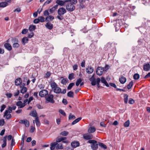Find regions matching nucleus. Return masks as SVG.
<instances>
[{
    "instance_id": "1",
    "label": "nucleus",
    "mask_w": 150,
    "mask_h": 150,
    "mask_svg": "<svg viewBox=\"0 0 150 150\" xmlns=\"http://www.w3.org/2000/svg\"><path fill=\"white\" fill-rule=\"evenodd\" d=\"M88 143L91 144V146L93 150H96L98 149V144L97 142L95 140H89Z\"/></svg>"
},
{
    "instance_id": "2",
    "label": "nucleus",
    "mask_w": 150,
    "mask_h": 150,
    "mask_svg": "<svg viewBox=\"0 0 150 150\" xmlns=\"http://www.w3.org/2000/svg\"><path fill=\"white\" fill-rule=\"evenodd\" d=\"M66 9L68 11L71 12L75 8V7L71 3H68L66 6Z\"/></svg>"
},
{
    "instance_id": "3",
    "label": "nucleus",
    "mask_w": 150,
    "mask_h": 150,
    "mask_svg": "<svg viewBox=\"0 0 150 150\" xmlns=\"http://www.w3.org/2000/svg\"><path fill=\"white\" fill-rule=\"evenodd\" d=\"M53 97L54 96L53 95L48 94L47 96L45 97V98L47 103H54V100L53 99Z\"/></svg>"
},
{
    "instance_id": "4",
    "label": "nucleus",
    "mask_w": 150,
    "mask_h": 150,
    "mask_svg": "<svg viewBox=\"0 0 150 150\" xmlns=\"http://www.w3.org/2000/svg\"><path fill=\"white\" fill-rule=\"evenodd\" d=\"M83 139L86 140H91L93 138V135L90 133L84 134L83 135Z\"/></svg>"
},
{
    "instance_id": "5",
    "label": "nucleus",
    "mask_w": 150,
    "mask_h": 150,
    "mask_svg": "<svg viewBox=\"0 0 150 150\" xmlns=\"http://www.w3.org/2000/svg\"><path fill=\"white\" fill-rule=\"evenodd\" d=\"M104 71V69L103 68L99 67L97 69L96 73L98 75L100 76L102 74Z\"/></svg>"
},
{
    "instance_id": "6",
    "label": "nucleus",
    "mask_w": 150,
    "mask_h": 150,
    "mask_svg": "<svg viewBox=\"0 0 150 150\" xmlns=\"http://www.w3.org/2000/svg\"><path fill=\"white\" fill-rule=\"evenodd\" d=\"M67 12L65 8L62 7L59 8L58 10V13L59 16L64 15Z\"/></svg>"
},
{
    "instance_id": "7",
    "label": "nucleus",
    "mask_w": 150,
    "mask_h": 150,
    "mask_svg": "<svg viewBox=\"0 0 150 150\" xmlns=\"http://www.w3.org/2000/svg\"><path fill=\"white\" fill-rule=\"evenodd\" d=\"M48 94V91L46 90L41 91L39 93V95L41 97H44Z\"/></svg>"
},
{
    "instance_id": "8",
    "label": "nucleus",
    "mask_w": 150,
    "mask_h": 150,
    "mask_svg": "<svg viewBox=\"0 0 150 150\" xmlns=\"http://www.w3.org/2000/svg\"><path fill=\"white\" fill-rule=\"evenodd\" d=\"M19 122L20 124H24L26 127H28L29 126V122L27 120H21L19 121Z\"/></svg>"
},
{
    "instance_id": "9",
    "label": "nucleus",
    "mask_w": 150,
    "mask_h": 150,
    "mask_svg": "<svg viewBox=\"0 0 150 150\" xmlns=\"http://www.w3.org/2000/svg\"><path fill=\"white\" fill-rule=\"evenodd\" d=\"M80 144L79 142L74 141L71 143V145L73 148H76L79 146Z\"/></svg>"
},
{
    "instance_id": "10",
    "label": "nucleus",
    "mask_w": 150,
    "mask_h": 150,
    "mask_svg": "<svg viewBox=\"0 0 150 150\" xmlns=\"http://www.w3.org/2000/svg\"><path fill=\"white\" fill-rule=\"evenodd\" d=\"M143 69L145 71H148L150 69V64L149 63L144 64L143 65Z\"/></svg>"
},
{
    "instance_id": "11",
    "label": "nucleus",
    "mask_w": 150,
    "mask_h": 150,
    "mask_svg": "<svg viewBox=\"0 0 150 150\" xmlns=\"http://www.w3.org/2000/svg\"><path fill=\"white\" fill-rule=\"evenodd\" d=\"M54 19V17L53 16H47L45 19V21L47 22L50 23Z\"/></svg>"
},
{
    "instance_id": "12",
    "label": "nucleus",
    "mask_w": 150,
    "mask_h": 150,
    "mask_svg": "<svg viewBox=\"0 0 150 150\" xmlns=\"http://www.w3.org/2000/svg\"><path fill=\"white\" fill-rule=\"evenodd\" d=\"M93 71V68L91 66L88 67L86 69V71L88 74L92 73Z\"/></svg>"
},
{
    "instance_id": "13",
    "label": "nucleus",
    "mask_w": 150,
    "mask_h": 150,
    "mask_svg": "<svg viewBox=\"0 0 150 150\" xmlns=\"http://www.w3.org/2000/svg\"><path fill=\"white\" fill-rule=\"evenodd\" d=\"M96 128L93 126H90L88 129V133H93L95 132Z\"/></svg>"
},
{
    "instance_id": "14",
    "label": "nucleus",
    "mask_w": 150,
    "mask_h": 150,
    "mask_svg": "<svg viewBox=\"0 0 150 150\" xmlns=\"http://www.w3.org/2000/svg\"><path fill=\"white\" fill-rule=\"evenodd\" d=\"M4 47L5 48L9 51L12 50V47L11 45L8 43H6L4 44Z\"/></svg>"
},
{
    "instance_id": "15",
    "label": "nucleus",
    "mask_w": 150,
    "mask_h": 150,
    "mask_svg": "<svg viewBox=\"0 0 150 150\" xmlns=\"http://www.w3.org/2000/svg\"><path fill=\"white\" fill-rule=\"evenodd\" d=\"M16 105L19 107L18 108H22L25 106V104L21 101H18L17 102Z\"/></svg>"
},
{
    "instance_id": "16",
    "label": "nucleus",
    "mask_w": 150,
    "mask_h": 150,
    "mask_svg": "<svg viewBox=\"0 0 150 150\" xmlns=\"http://www.w3.org/2000/svg\"><path fill=\"white\" fill-rule=\"evenodd\" d=\"M57 144V143L56 142L51 143L50 144V150H53L55 148L56 149Z\"/></svg>"
},
{
    "instance_id": "17",
    "label": "nucleus",
    "mask_w": 150,
    "mask_h": 150,
    "mask_svg": "<svg viewBox=\"0 0 150 150\" xmlns=\"http://www.w3.org/2000/svg\"><path fill=\"white\" fill-rule=\"evenodd\" d=\"M29 115L35 117V118L38 117V114L36 110H33L32 112L29 114Z\"/></svg>"
},
{
    "instance_id": "18",
    "label": "nucleus",
    "mask_w": 150,
    "mask_h": 150,
    "mask_svg": "<svg viewBox=\"0 0 150 150\" xmlns=\"http://www.w3.org/2000/svg\"><path fill=\"white\" fill-rule=\"evenodd\" d=\"M22 82V80L21 79L19 78H18L15 80V84L16 86L20 85L21 83Z\"/></svg>"
},
{
    "instance_id": "19",
    "label": "nucleus",
    "mask_w": 150,
    "mask_h": 150,
    "mask_svg": "<svg viewBox=\"0 0 150 150\" xmlns=\"http://www.w3.org/2000/svg\"><path fill=\"white\" fill-rule=\"evenodd\" d=\"M8 110H6L4 113V116H6V118L7 119H9L11 117V115L10 114H8Z\"/></svg>"
},
{
    "instance_id": "20",
    "label": "nucleus",
    "mask_w": 150,
    "mask_h": 150,
    "mask_svg": "<svg viewBox=\"0 0 150 150\" xmlns=\"http://www.w3.org/2000/svg\"><path fill=\"white\" fill-rule=\"evenodd\" d=\"M45 26L48 29L51 30L53 28V25L50 23L47 22L46 23Z\"/></svg>"
},
{
    "instance_id": "21",
    "label": "nucleus",
    "mask_w": 150,
    "mask_h": 150,
    "mask_svg": "<svg viewBox=\"0 0 150 150\" xmlns=\"http://www.w3.org/2000/svg\"><path fill=\"white\" fill-rule=\"evenodd\" d=\"M33 122L34 124L35 123L37 126L38 127L40 125V123L38 117L35 118V120H33Z\"/></svg>"
},
{
    "instance_id": "22",
    "label": "nucleus",
    "mask_w": 150,
    "mask_h": 150,
    "mask_svg": "<svg viewBox=\"0 0 150 150\" xmlns=\"http://www.w3.org/2000/svg\"><path fill=\"white\" fill-rule=\"evenodd\" d=\"M101 82L104 83L105 86L107 87H109V85L107 82V81L105 79V78L103 77H102L101 78Z\"/></svg>"
},
{
    "instance_id": "23",
    "label": "nucleus",
    "mask_w": 150,
    "mask_h": 150,
    "mask_svg": "<svg viewBox=\"0 0 150 150\" xmlns=\"http://www.w3.org/2000/svg\"><path fill=\"white\" fill-rule=\"evenodd\" d=\"M61 88L57 86L54 89V92L56 93H59L61 92Z\"/></svg>"
},
{
    "instance_id": "24",
    "label": "nucleus",
    "mask_w": 150,
    "mask_h": 150,
    "mask_svg": "<svg viewBox=\"0 0 150 150\" xmlns=\"http://www.w3.org/2000/svg\"><path fill=\"white\" fill-rule=\"evenodd\" d=\"M66 2L65 1H64L62 0H57L56 1V3L58 5L61 6H64L65 3Z\"/></svg>"
},
{
    "instance_id": "25",
    "label": "nucleus",
    "mask_w": 150,
    "mask_h": 150,
    "mask_svg": "<svg viewBox=\"0 0 150 150\" xmlns=\"http://www.w3.org/2000/svg\"><path fill=\"white\" fill-rule=\"evenodd\" d=\"M119 81L122 84L124 83L126 81V78L123 76H122L119 79Z\"/></svg>"
},
{
    "instance_id": "26",
    "label": "nucleus",
    "mask_w": 150,
    "mask_h": 150,
    "mask_svg": "<svg viewBox=\"0 0 150 150\" xmlns=\"http://www.w3.org/2000/svg\"><path fill=\"white\" fill-rule=\"evenodd\" d=\"M89 80L91 81V84L92 86H95L96 85V81L95 78L91 77Z\"/></svg>"
},
{
    "instance_id": "27",
    "label": "nucleus",
    "mask_w": 150,
    "mask_h": 150,
    "mask_svg": "<svg viewBox=\"0 0 150 150\" xmlns=\"http://www.w3.org/2000/svg\"><path fill=\"white\" fill-rule=\"evenodd\" d=\"M50 85L52 89H54L57 86V84L54 81L50 83Z\"/></svg>"
},
{
    "instance_id": "28",
    "label": "nucleus",
    "mask_w": 150,
    "mask_h": 150,
    "mask_svg": "<svg viewBox=\"0 0 150 150\" xmlns=\"http://www.w3.org/2000/svg\"><path fill=\"white\" fill-rule=\"evenodd\" d=\"M28 41V39L26 37H24L22 39V42L24 45L26 43H27Z\"/></svg>"
},
{
    "instance_id": "29",
    "label": "nucleus",
    "mask_w": 150,
    "mask_h": 150,
    "mask_svg": "<svg viewBox=\"0 0 150 150\" xmlns=\"http://www.w3.org/2000/svg\"><path fill=\"white\" fill-rule=\"evenodd\" d=\"M124 102L125 104H127V103H128V95L127 94H124Z\"/></svg>"
},
{
    "instance_id": "30",
    "label": "nucleus",
    "mask_w": 150,
    "mask_h": 150,
    "mask_svg": "<svg viewBox=\"0 0 150 150\" xmlns=\"http://www.w3.org/2000/svg\"><path fill=\"white\" fill-rule=\"evenodd\" d=\"M35 29L36 26L33 25H30L29 28V30L31 32H32L33 30H35Z\"/></svg>"
},
{
    "instance_id": "31",
    "label": "nucleus",
    "mask_w": 150,
    "mask_h": 150,
    "mask_svg": "<svg viewBox=\"0 0 150 150\" xmlns=\"http://www.w3.org/2000/svg\"><path fill=\"white\" fill-rule=\"evenodd\" d=\"M81 118H82L81 117H79L78 118L76 119L72 122V125H74L76 124V123L78 122L81 119Z\"/></svg>"
},
{
    "instance_id": "32",
    "label": "nucleus",
    "mask_w": 150,
    "mask_h": 150,
    "mask_svg": "<svg viewBox=\"0 0 150 150\" xmlns=\"http://www.w3.org/2000/svg\"><path fill=\"white\" fill-rule=\"evenodd\" d=\"M63 148V147L62 145V143L58 144L57 143V144L56 147V149H62Z\"/></svg>"
},
{
    "instance_id": "33",
    "label": "nucleus",
    "mask_w": 150,
    "mask_h": 150,
    "mask_svg": "<svg viewBox=\"0 0 150 150\" xmlns=\"http://www.w3.org/2000/svg\"><path fill=\"white\" fill-rule=\"evenodd\" d=\"M24 136H23L21 141V150H22L24 146Z\"/></svg>"
},
{
    "instance_id": "34",
    "label": "nucleus",
    "mask_w": 150,
    "mask_h": 150,
    "mask_svg": "<svg viewBox=\"0 0 150 150\" xmlns=\"http://www.w3.org/2000/svg\"><path fill=\"white\" fill-rule=\"evenodd\" d=\"M98 145L100 147L104 149H106L107 148V146L103 143H98Z\"/></svg>"
},
{
    "instance_id": "35",
    "label": "nucleus",
    "mask_w": 150,
    "mask_h": 150,
    "mask_svg": "<svg viewBox=\"0 0 150 150\" xmlns=\"http://www.w3.org/2000/svg\"><path fill=\"white\" fill-rule=\"evenodd\" d=\"M66 139H67V138L66 137L58 138L56 139V142H57V143L60 142L61 141H62L63 140H65Z\"/></svg>"
},
{
    "instance_id": "36",
    "label": "nucleus",
    "mask_w": 150,
    "mask_h": 150,
    "mask_svg": "<svg viewBox=\"0 0 150 150\" xmlns=\"http://www.w3.org/2000/svg\"><path fill=\"white\" fill-rule=\"evenodd\" d=\"M27 88L26 87L23 88L20 90L21 93L24 94L27 91Z\"/></svg>"
},
{
    "instance_id": "37",
    "label": "nucleus",
    "mask_w": 150,
    "mask_h": 150,
    "mask_svg": "<svg viewBox=\"0 0 150 150\" xmlns=\"http://www.w3.org/2000/svg\"><path fill=\"white\" fill-rule=\"evenodd\" d=\"M74 94V93L73 91H70L68 93L67 95L69 97L73 98V97Z\"/></svg>"
},
{
    "instance_id": "38",
    "label": "nucleus",
    "mask_w": 150,
    "mask_h": 150,
    "mask_svg": "<svg viewBox=\"0 0 150 150\" xmlns=\"http://www.w3.org/2000/svg\"><path fill=\"white\" fill-rule=\"evenodd\" d=\"M11 43L13 44H14V43H16L18 42V40L16 38H12L11 40Z\"/></svg>"
},
{
    "instance_id": "39",
    "label": "nucleus",
    "mask_w": 150,
    "mask_h": 150,
    "mask_svg": "<svg viewBox=\"0 0 150 150\" xmlns=\"http://www.w3.org/2000/svg\"><path fill=\"white\" fill-rule=\"evenodd\" d=\"M8 4L6 2H2L0 3V7H4L7 5Z\"/></svg>"
},
{
    "instance_id": "40",
    "label": "nucleus",
    "mask_w": 150,
    "mask_h": 150,
    "mask_svg": "<svg viewBox=\"0 0 150 150\" xmlns=\"http://www.w3.org/2000/svg\"><path fill=\"white\" fill-rule=\"evenodd\" d=\"M40 22H43L45 21V18L42 16H40L38 17Z\"/></svg>"
},
{
    "instance_id": "41",
    "label": "nucleus",
    "mask_w": 150,
    "mask_h": 150,
    "mask_svg": "<svg viewBox=\"0 0 150 150\" xmlns=\"http://www.w3.org/2000/svg\"><path fill=\"white\" fill-rule=\"evenodd\" d=\"M133 78L135 80H137L139 78V75L137 73L135 74L133 76Z\"/></svg>"
},
{
    "instance_id": "42",
    "label": "nucleus",
    "mask_w": 150,
    "mask_h": 150,
    "mask_svg": "<svg viewBox=\"0 0 150 150\" xmlns=\"http://www.w3.org/2000/svg\"><path fill=\"white\" fill-rule=\"evenodd\" d=\"M76 118V117L74 115H72L71 113H70L69 116V120L72 119H74Z\"/></svg>"
},
{
    "instance_id": "43",
    "label": "nucleus",
    "mask_w": 150,
    "mask_h": 150,
    "mask_svg": "<svg viewBox=\"0 0 150 150\" xmlns=\"http://www.w3.org/2000/svg\"><path fill=\"white\" fill-rule=\"evenodd\" d=\"M82 81V79L81 78H79L78 79L76 82V85L77 86H79V84Z\"/></svg>"
},
{
    "instance_id": "44",
    "label": "nucleus",
    "mask_w": 150,
    "mask_h": 150,
    "mask_svg": "<svg viewBox=\"0 0 150 150\" xmlns=\"http://www.w3.org/2000/svg\"><path fill=\"white\" fill-rule=\"evenodd\" d=\"M133 84V82L132 81H131L129 84H128L127 86V88L129 89L131 88L132 87Z\"/></svg>"
},
{
    "instance_id": "45",
    "label": "nucleus",
    "mask_w": 150,
    "mask_h": 150,
    "mask_svg": "<svg viewBox=\"0 0 150 150\" xmlns=\"http://www.w3.org/2000/svg\"><path fill=\"white\" fill-rule=\"evenodd\" d=\"M74 74L73 73H71L69 75L68 78L69 80H71L74 78Z\"/></svg>"
},
{
    "instance_id": "46",
    "label": "nucleus",
    "mask_w": 150,
    "mask_h": 150,
    "mask_svg": "<svg viewBox=\"0 0 150 150\" xmlns=\"http://www.w3.org/2000/svg\"><path fill=\"white\" fill-rule=\"evenodd\" d=\"M100 81V78H98L96 79V83L97 84V87L98 88H99L100 87L99 83Z\"/></svg>"
},
{
    "instance_id": "47",
    "label": "nucleus",
    "mask_w": 150,
    "mask_h": 150,
    "mask_svg": "<svg viewBox=\"0 0 150 150\" xmlns=\"http://www.w3.org/2000/svg\"><path fill=\"white\" fill-rule=\"evenodd\" d=\"M68 134L69 132H68L67 131H63L60 134V135L63 136H66Z\"/></svg>"
},
{
    "instance_id": "48",
    "label": "nucleus",
    "mask_w": 150,
    "mask_h": 150,
    "mask_svg": "<svg viewBox=\"0 0 150 150\" xmlns=\"http://www.w3.org/2000/svg\"><path fill=\"white\" fill-rule=\"evenodd\" d=\"M74 85V83H70L68 86L67 89L68 90H70L72 87Z\"/></svg>"
},
{
    "instance_id": "49",
    "label": "nucleus",
    "mask_w": 150,
    "mask_h": 150,
    "mask_svg": "<svg viewBox=\"0 0 150 150\" xmlns=\"http://www.w3.org/2000/svg\"><path fill=\"white\" fill-rule=\"evenodd\" d=\"M67 79H63L61 81V83L63 85H65L67 83Z\"/></svg>"
},
{
    "instance_id": "50",
    "label": "nucleus",
    "mask_w": 150,
    "mask_h": 150,
    "mask_svg": "<svg viewBox=\"0 0 150 150\" xmlns=\"http://www.w3.org/2000/svg\"><path fill=\"white\" fill-rule=\"evenodd\" d=\"M129 125V121L128 120L125 122L124 124V126L125 127H128Z\"/></svg>"
},
{
    "instance_id": "51",
    "label": "nucleus",
    "mask_w": 150,
    "mask_h": 150,
    "mask_svg": "<svg viewBox=\"0 0 150 150\" xmlns=\"http://www.w3.org/2000/svg\"><path fill=\"white\" fill-rule=\"evenodd\" d=\"M12 45L13 47L15 48H17L20 46V45L18 42L16 43H14V44H13Z\"/></svg>"
},
{
    "instance_id": "52",
    "label": "nucleus",
    "mask_w": 150,
    "mask_h": 150,
    "mask_svg": "<svg viewBox=\"0 0 150 150\" xmlns=\"http://www.w3.org/2000/svg\"><path fill=\"white\" fill-rule=\"evenodd\" d=\"M59 112L62 114L64 116H66V115L65 112L62 109H60L59 110Z\"/></svg>"
},
{
    "instance_id": "53",
    "label": "nucleus",
    "mask_w": 150,
    "mask_h": 150,
    "mask_svg": "<svg viewBox=\"0 0 150 150\" xmlns=\"http://www.w3.org/2000/svg\"><path fill=\"white\" fill-rule=\"evenodd\" d=\"M43 14L45 16H49V13L48 12V10H45Z\"/></svg>"
},
{
    "instance_id": "54",
    "label": "nucleus",
    "mask_w": 150,
    "mask_h": 150,
    "mask_svg": "<svg viewBox=\"0 0 150 150\" xmlns=\"http://www.w3.org/2000/svg\"><path fill=\"white\" fill-rule=\"evenodd\" d=\"M134 100L132 98H130L129 99V100L128 102V103L129 104H134Z\"/></svg>"
},
{
    "instance_id": "55",
    "label": "nucleus",
    "mask_w": 150,
    "mask_h": 150,
    "mask_svg": "<svg viewBox=\"0 0 150 150\" xmlns=\"http://www.w3.org/2000/svg\"><path fill=\"white\" fill-rule=\"evenodd\" d=\"M5 123L4 120L2 119L0 120V126H3Z\"/></svg>"
},
{
    "instance_id": "56",
    "label": "nucleus",
    "mask_w": 150,
    "mask_h": 150,
    "mask_svg": "<svg viewBox=\"0 0 150 150\" xmlns=\"http://www.w3.org/2000/svg\"><path fill=\"white\" fill-rule=\"evenodd\" d=\"M6 108V106L5 105H3L1 107L0 111L2 112Z\"/></svg>"
},
{
    "instance_id": "57",
    "label": "nucleus",
    "mask_w": 150,
    "mask_h": 150,
    "mask_svg": "<svg viewBox=\"0 0 150 150\" xmlns=\"http://www.w3.org/2000/svg\"><path fill=\"white\" fill-rule=\"evenodd\" d=\"M28 31V30L27 29H24L22 30L21 33L23 34H25L27 33Z\"/></svg>"
},
{
    "instance_id": "58",
    "label": "nucleus",
    "mask_w": 150,
    "mask_h": 150,
    "mask_svg": "<svg viewBox=\"0 0 150 150\" xmlns=\"http://www.w3.org/2000/svg\"><path fill=\"white\" fill-rule=\"evenodd\" d=\"M40 22L38 18L35 19L33 21V23L35 24H37Z\"/></svg>"
},
{
    "instance_id": "59",
    "label": "nucleus",
    "mask_w": 150,
    "mask_h": 150,
    "mask_svg": "<svg viewBox=\"0 0 150 150\" xmlns=\"http://www.w3.org/2000/svg\"><path fill=\"white\" fill-rule=\"evenodd\" d=\"M62 102L64 105H67L68 103V102L66 99H63L62 101Z\"/></svg>"
},
{
    "instance_id": "60",
    "label": "nucleus",
    "mask_w": 150,
    "mask_h": 150,
    "mask_svg": "<svg viewBox=\"0 0 150 150\" xmlns=\"http://www.w3.org/2000/svg\"><path fill=\"white\" fill-rule=\"evenodd\" d=\"M35 129V128L33 126H31V129H30V132L31 133H33L34 132Z\"/></svg>"
},
{
    "instance_id": "61",
    "label": "nucleus",
    "mask_w": 150,
    "mask_h": 150,
    "mask_svg": "<svg viewBox=\"0 0 150 150\" xmlns=\"http://www.w3.org/2000/svg\"><path fill=\"white\" fill-rule=\"evenodd\" d=\"M81 66L83 68L85 67V61L83 60L81 63Z\"/></svg>"
},
{
    "instance_id": "62",
    "label": "nucleus",
    "mask_w": 150,
    "mask_h": 150,
    "mask_svg": "<svg viewBox=\"0 0 150 150\" xmlns=\"http://www.w3.org/2000/svg\"><path fill=\"white\" fill-rule=\"evenodd\" d=\"M100 126L103 127H106V125L103 122H100Z\"/></svg>"
},
{
    "instance_id": "63",
    "label": "nucleus",
    "mask_w": 150,
    "mask_h": 150,
    "mask_svg": "<svg viewBox=\"0 0 150 150\" xmlns=\"http://www.w3.org/2000/svg\"><path fill=\"white\" fill-rule=\"evenodd\" d=\"M7 110H8V112L9 113H11L12 112V107L10 106L8 107Z\"/></svg>"
},
{
    "instance_id": "64",
    "label": "nucleus",
    "mask_w": 150,
    "mask_h": 150,
    "mask_svg": "<svg viewBox=\"0 0 150 150\" xmlns=\"http://www.w3.org/2000/svg\"><path fill=\"white\" fill-rule=\"evenodd\" d=\"M20 93V91L19 90H17L16 92L15 93H14V96L16 97L18 96Z\"/></svg>"
}]
</instances>
